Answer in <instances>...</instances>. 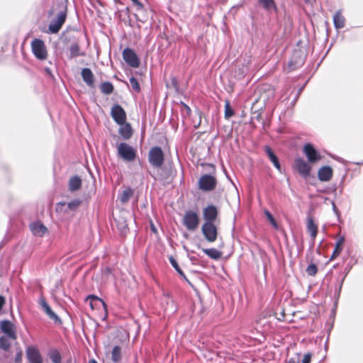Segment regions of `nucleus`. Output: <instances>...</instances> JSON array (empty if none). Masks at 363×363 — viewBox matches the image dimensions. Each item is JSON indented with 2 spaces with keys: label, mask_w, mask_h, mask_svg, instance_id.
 Masks as SVG:
<instances>
[{
  "label": "nucleus",
  "mask_w": 363,
  "mask_h": 363,
  "mask_svg": "<svg viewBox=\"0 0 363 363\" xmlns=\"http://www.w3.org/2000/svg\"><path fill=\"white\" fill-rule=\"evenodd\" d=\"M5 299L4 298L0 295V311L1 310L3 306L4 305Z\"/></svg>",
  "instance_id": "obj_51"
},
{
  "label": "nucleus",
  "mask_w": 363,
  "mask_h": 363,
  "mask_svg": "<svg viewBox=\"0 0 363 363\" xmlns=\"http://www.w3.org/2000/svg\"><path fill=\"white\" fill-rule=\"evenodd\" d=\"M123 58L130 67L138 68L140 65V59L135 51L130 48H125L123 51Z\"/></svg>",
  "instance_id": "obj_6"
},
{
  "label": "nucleus",
  "mask_w": 363,
  "mask_h": 363,
  "mask_svg": "<svg viewBox=\"0 0 363 363\" xmlns=\"http://www.w3.org/2000/svg\"><path fill=\"white\" fill-rule=\"evenodd\" d=\"M303 152L307 159H322V157H324L311 143H306L303 146Z\"/></svg>",
  "instance_id": "obj_12"
},
{
  "label": "nucleus",
  "mask_w": 363,
  "mask_h": 363,
  "mask_svg": "<svg viewBox=\"0 0 363 363\" xmlns=\"http://www.w3.org/2000/svg\"><path fill=\"white\" fill-rule=\"evenodd\" d=\"M0 332L3 333L2 335H7L9 337H17L16 326L9 320L0 321Z\"/></svg>",
  "instance_id": "obj_9"
},
{
  "label": "nucleus",
  "mask_w": 363,
  "mask_h": 363,
  "mask_svg": "<svg viewBox=\"0 0 363 363\" xmlns=\"http://www.w3.org/2000/svg\"><path fill=\"white\" fill-rule=\"evenodd\" d=\"M68 186L70 191L79 190L82 186L81 178L77 175L72 177L69 180Z\"/></svg>",
  "instance_id": "obj_21"
},
{
  "label": "nucleus",
  "mask_w": 363,
  "mask_h": 363,
  "mask_svg": "<svg viewBox=\"0 0 363 363\" xmlns=\"http://www.w3.org/2000/svg\"><path fill=\"white\" fill-rule=\"evenodd\" d=\"M134 5L138 7V9L143 8V4L138 0H131Z\"/></svg>",
  "instance_id": "obj_49"
},
{
  "label": "nucleus",
  "mask_w": 363,
  "mask_h": 363,
  "mask_svg": "<svg viewBox=\"0 0 363 363\" xmlns=\"http://www.w3.org/2000/svg\"><path fill=\"white\" fill-rule=\"evenodd\" d=\"M201 232L208 242H213L216 240L218 230L214 223L205 222L201 226Z\"/></svg>",
  "instance_id": "obj_3"
},
{
  "label": "nucleus",
  "mask_w": 363,
  "mask_h": 363,
  "mask_svg": "<svg viewBox=\"0 0 363 363\" xmlns=\"http://www.w3.org/2000/svg\"><path fill=\"white\" fill-rule=\"evenodd\" d=\"M119 125L120 128L118 133L125 140L129 139L133 135V129L130 124L125 121L124 123Z\"/></svg>",
  "instance_id": "obj_18"
},
{
  "label": "nucleus",
  "mask_w": 363,
  "mask_h": 363,
  "mask_svg": "<svg viewBox=\"0 0 363 363\" xmlns=\"http://www.w3.org/2000/svg\"><path fill=\"white\" fill-rule=\"evenodd\" d=\"M305 57L301 55L300 51L294 52L291 61L289 62V68L290 70L301 66L304 62Z\"/></svg>",
  "instance_id": "obj_14"
},
{
  "label": "nucleus",
  "mask_w": 363,
  "mask_h": 363,
  "mask_svg": "<svg viewBox=\"0 0 363 363\" xmlns=\"http://www.w3.org/2000/svg\"><path fill=\"white\" fill-rule=\"evenodd\" d=\"M313 160H296L294 167L296 169L299 174L304 179H307L311 176V167L308 162Z\"/></svg>",
  "instance_id": "obj_10"
},
{
  "label": "nucleus",
  "mask_w": 363,
  "mask_h": 363,
  "mask_svg": "<svg viewBox=\"0 0 363 363\" xmlns=\"http://www.w3.org/2000/svg\"><path fill=\"white\" fill-rule=\"evenodd\" d=\"M45 70H46V72H50V69L49 68L45 69Z\"/></svg>",
  "instance_id": "obj_58"
},
{
  "label": "nucleus",
  "mask_w": 363,
  "mask_h": 363,
  "mask_svg": "<svg viewBox=\"0 0 363 363\" xmlns=\"http://www.w3.org/2000/svg\"><path fill=\"white\" fill-rule=\"evenodd\" d=\"M89 363H98L95 359H91Z\"/></svg>",
  "instance_id": "obj_54"
},
{
  "label": "nucleus",
  "mask_w": 363,
  "mask_h": 363,
  "mask_svg": "<svg viewBox=\"0 0 363 363\" xmlns=\"http://www.w3.org/2000/svg\"><path fill=\"white\" fill-rule=\"evenodd\" d=\"M15 363H22L23 362V351L21 348L18 346L16 347V354L14 357Z\"/></svg>",
  "instance_id": "obj_35"
},
{
  "label": "nucleus",
  "mask_w": 363,
  "mask_h": 363,
  "mask_svg": "<svg viewBox=\"0 0 363 363\" xmlns=\"http://www.w3.org/2000/svg\"><path fill=\"white\" fill-rule=\"evenodd\" d=\"M118 153L122 159H135V157L133 147L125 143H121L118 145Z\"/></svg>",
  "instance_id": "obj_11"
},
{
  "label": "nucleus",
  "mask_w": 363,
  "mask_h": 363,
  "mask_svg": "<svg viewBox=\"0 0 363 363\" xmlns=\"http://www.w3.org/2000/svg\"><path fill=\"white\" fill-rule=\"evenodd\" d=\"M67 18L66 11H61L57 15V17L52 20L48 26L50 33L55 34L59 32Z\"/></svg>",
  "instance_id": "obj_4"
},
{
  "label": "nucleus",
  "mask_w": 363,
  "mask_h": 363,
  "mask_svg": "<svg viewBox=\"0 0 363 363\" xmlns=\"http://www.w3.org/2000/svg\"><path fill=\"white\" fill-rule=\"evenodd\" d=\"M345 242V238L343 236L340 237L336 242L335 250L332 254L331 259H334L337 257L342 252V244Z\"/></svg>",
  "instance_id": "obj_28"
},
{
  "label": "nucleus",
  "mask_w": 363,
  "mask_h": 363,
  "mask_svg": "<svg viewBox=\"0 0 363 363\" xmlns=\"http://www.w3.org/2000/svg\"><path fill=\"white\" fill-rule=\"evenodd\" d=\"M264 151L265 154L269 157V159H271V160L278 159V157L276 156L274 152L269 146H264Z\"/></svg>",
  "instance_id": "obj_37"
},
{
  "label": "nucleus",
  "mask_w": 363,
  "mask_h": 363,
  "mask_svg": "<svg viewBox=\"0 0 363 363\" xmlns=\"http://www.w3.org/2000/svg\"><path fill=\"white\" fill-rule=\"evenodd\" d=\"M201 166H203V167L206 166V167L208 168V172H209L210 173H213V172H215V169H215V166H214L213 164H209V163H206V164L201 163Z\"/></svg>",
  "instance_id": "obj_45"
},
{
  "label": "nucleus",
  "mask_w": 363,
  "mask_h": 363,
  "mask_svg": "<svg viewBox=\"0 0 363 363\" xmlns=\"http://www.w3.org/2000/svg\"><path fill=\"white\" fill-rule=\"evenodd\" d=\"M271 162L273 163L274 166L281 172V169L279 160H271Z\"/></svg>",
  "instance_id": "obj_48"
},
{
  "label": "nucleus",
  "mask_w": 363,
  "mask_h": 363,
  "mask_svg": "<svg viewBox=\"0 0 363 363\" xmlns=\"http://www.w3.org/2000/svg\"><path fill=\"white\" fill-rule=\"evenodd\" d=\"M86 301H90L89 302V305H90V307L94 309V307H95V305L96 304V303H101L103 305L104 307H106V303L105 302L101 299L100 298L97 297L95 295H89L86 298Z\"/></svg>",
  "instance_id": "obj_30"
},
{
  "label": "nucleus",
  "mask_w": 363,
  "mask_h": 363,
  "mask_svg": "<svg viewBox=\"0 0 363 363\" xmlns=\"http://www.w3.org/2000/svg\"><path fill=\"white\" fill-rule=\"evenodd\" d=\"M234 115L233 110L230 108L228 102H226L225 105V117L229 118Z\"/></svg>",
  "instance_id": "obj_42"
},
{
  "label": "nucleus",
  "mask_w": 363,
  "mask_h": 363,
  "mask_svg": "<svg viewBox=\"0 0 363 363\" xmlns=\"http://www.w3.org/2000/svg\"><path fill=\"white\" fill-rule=\"evenodd\" d=\"M184 107L185 108L186 112L188 114H189L191 113V108L189 106H188L186 104H184Z\"/></svg>",
  "instance_id": "obj_52"
},
{
  "label": "nucleus",
  "mask_w": 363,
  "mask_h": 363,
  "mask_svg": "<svg viewBox=\"0 0 363 363\" xmlns=\"http://www.w3.org/2000/svg\"><path fill=\"white\" fill-rule=\"evenodd\" d=\"M111 116L118 125H121L126 121L127 115L123 108L119 104H114L111 110Z\"/></svg>",
  "instance_id": "obj_5"
},
{
  "label": "nucleus",
  "mask_w": 363,
  "mask_h": 363,
  "mask_svg": "<svg viewBox=\"0 0 363 363\" xmlns=\"http://www.w3.org/2000/svg\"><path fill=\"white\" fill-rule=\"evenodd\" d=\"M255 118H256V119H257V120H258V121H259V118L261 119V114H259V113L257 114V116H256V117H255Z\"/></svg>",
  "instance_id": "obj_53"
},
{
  "label": "nucleus",
  "mask_w": 363,
  "mask_h": 363,
  "mask_svg": "<svg viewBox=\"0 0 363 363\" xmlns=\"http://www.w3.org/2000/svg\"><path fill=\"white\" fill-rule=\"evenodd\" d=\"M101 91L104 94H110L113 91V86L111 82H105L100 85Z\"/></svg>",
  "instance_id": "obj_32"
},
{
  "label": "nucleus",
  "mask_w": 363,
  "mask_h": 363,
  "mask_svg": "<svg viewBox=\"0 0 363 363\" xmlns=\"http://www.w3.org/2000/svg\"><path fill=\"white\" fill-rule=\"evenodd\" d=\"M328 155L330 157H332V158L335 159L332 155H330V154H329V153H328ZM335 159L340 160L341 158H340V157H336Z\"/></svg>",
  "instance_id": "obj_55"
},
{
  "label": "nucleus",
  "mask_w": 363,
  "mask_h": 363,
  "mask_svg": "<svg viewBox=\"0 0 363 363\" xmlns=\"http://www.w3.org/2000/svg\"><path fill=\"white\" fill-rule=\"evenodd\" d=\"M39 304L41 306V307L43 308V309L45 311V313L46 311H48V310L51 308L50 307V306L48 304V303L46 302V300H45V298L43 296H41L40 298V299H39Z\"/></svg>",
  "instance_id": "obj_43"
},
{
  "label": "nucleus",
  "mask_w": 363,
  "mask_h": 363,
  "mask_svg": "<svg viewBox=\"0 0 363 363\" xmlns=\"http://www.w3.org/2000/svg\"><path fill=\"white\" fill-rule=\"evenodd\" d=\"M26 358L29 363H43V359L35 346H28L26 350Z\"/></svg>",
  "instance_id": "obj_8"
},
{
  "label": "nucleus",
  "mask_w": 363,
  "mask_h": 363,
  "mask_svg": "<svg viewBox=\"0 0 363 363\" xmlns=\"http://www.w3.org/2000/svg\"><path fill=\"white\" fill-rule=\"evenodd\" d=\"M152 168L153 172L156 173L157 176L162 177V165L164 160H149Z\"/></svg>",
  "instance_id": "obj_24"
},
{
  "label": "nucleus",
  "mask_w": 363,
  "mask_h": 363,
  "mask_svg": "<svg viewBox=\"0 0 363 363\" xmlns=\"http://www.w3.org/2000/svg\"><path fill=\"white\" fill-rule=\"evenodd\" d=\"M81 201L79 200H73L67 203V207L70 210L77 209L80 205Z\"/></svg>",
  "instance_id": "obj_44"
},
{
  "label": "nucleus",
  "mask_w": 363,
  "mask_h": 363,
  "mask_svg": "<svg viewBox=\"0 0 363 363\" xmlns=\"http://www.w3.org/2000/svg\"><path fill=\"white\" fill-rule=\"evenodd\" d=\"M69 53H70V58L79 57V56H83L84 54L83 52H80V47L78 43H74L71 44L69 48Z\"/></svg>",
  "instance_id": "obj_27"
},
{
  "label": "nucleus",
  "mask_w": 363,
  "mask_h": 363,
  "mask_svg": "<svg viewBox=\"0 0 363 363\" xmlns=\"http://www.w3.org/2000/svg\"><path fill=\"white\" fill-rule=\"evenodd\" d=\"M152 230L155 232L156 231V229H155V227L154 225H152V228H151Z\"/></svg>",
  "instance_id": "obj_56"
},
{
  "label": "nucleus",
  "mask_w": 363,
  "mask_h": 363,
  "mask_svg": "<svg viewBox=\"0 0 363 363\" xmlns=\"http://www.w3.org/2000/svg\"><path fill=\"white\" fill-rule=\"evenodd\" d=\"M82 77L84 82L89 87H94V74L89 68H84L82 70Z\"/></svg>",
  "instance_id": "obj_20"
},
{
  "label": "nucleus",
  "mask_w": 363,
  "mask_h": 363,
  "mask_svg": "<svg viewBox=\"0 0 363 363\" xmlns=\"http://www.w3.org/2000/svg\"><path fill=\"white\" fill-rule=\"evenodd\" d=\"M197 113H198L199 121H196V123L194 122V127L195 128H198L201 125V113L198 112Z\"/></svg>",
  "instance_id": "obj_47"
},
{
  "label": "nucleus",
  "mask_w": 363,
  "mask_h": 363,
  "mask_svg": "<svg viewBox=\"0 0 363 363\" xmlns=\"http://www.w3.org/2000/svg\"><path fill=\"white\" fill-rule=\"evenodd\" d=\"M49 357L52 363H61L62 357L60 353L57 350H52L50 352Z\"/></svg>",
  "instance_id": "obj_34"
},
{
  "label": "nucleus",
  "mask_w": 363,
  "mask_h": 363,
  "mask_svg": "<svg viewBox=\"0 0 363 363\" xmlns=\"http://www.w3.org/2000/svg\"><path fill=\"white\" fill-rule=\"evenodd\" d=\"M148 159H164V153L161 147H153L149 152Z\"/></svg>",
  "instance_id": "obj_23"
},
{
  "label": "nucleus",
  "mask_w": 363,
  "mask_h": 363,
  "mask_svg": "<svg viewBox=\"0 0 363 363\" xmlns=\"http://www.w3.org/2000/svg\"><path fill=\"white\" fill-rule=\"evenodd\" d=\"M355 164H359H359H363V162H355Z\"/></svg>",
  "instance_id": "obj_57"
},
{
  "label": "nucleus",
  "mask_w": 363,
  "mask_h": 363,
  "mask_svg": "<svg viewBox=\"0 0 363 363\" xmlns=\"http://www.w3.org/2000/svg\"><path fill=\"white\" fill-rule=\"evenodd\" d=\"M30 229L35 236L42 237L48 231L47 228L40 222H33L30 224Z\"/></svg>",
  "instance_id": "obj_17"
},
{
  "label": "nucleus",
  "mask_w": 363,
  "mask_h": 363,
  "mask_svg": "<svg viewBox=\"0 0 363 363\" xmlns=\"http://www.w3.org/2000/svg\"><path fill=\"white\" fill-rule=\"evenodd\" d=\"M169 262L172 264V266L174 267V269L177 272V273L187 282L189 283L188 279L186 278V275L184 274V272L182 270L180 267L179 266L177 260L173 257H169Z\"/></svg>",
  "instance_id": "obj_29"
},
{
  "label": "nucleus",
  "mask_w": 363,
  "mask_h": 363,
  "mask_svg": "<svg viewBox=\"0 0 363 363\" xmlns=\"http://www.w3.org/2000/svg\"><path fill=\"white\" fill-rule=\"evenodd\" d=\"M306 271L308 275L314 276L317 273L318 268L315 264H311L307 267Z\"/></svg>",
  "instance_id": "obj_39"
},
{
  "label": "nucleus",
  "mask_w": 363,
  "mask_h": 363,
  "mask_svg": "<svg viewBox=\"0 0 363 363\" xmlns=\"http://www.w3.org/2000/svg\"><path fill=\"white\" fill-rule=\"evenodd\" d=\"M203 252L210 258L218 259L222 255V252L216 248L203 249Z\"/></svg>",
  "instance_id": "obj_25"
},
{
  "label": "nucleus",
  "mask_w": 363,
  "mask_h": 363,
  "mask_svg": "<svg viewBox=\"0 0 363 363\" xmlns=\"http://www.w3.org/2000/svg\"><path fill=\"white\" fill-rule=\"evenodd\" d=\"M133 191L131 188L128 187L126 188L122 192L121 195L120 200L122 203H126L128 201L130 198L133 196Z\"/></svg>",
  "instance_id": "obj_33"
},
{
  "label": "nucleus",
  "mask_w": 363,
  "mask_h": 363,
  "mask_svg": "<svg viewBox=\"0 0 363 363\" xmlns=\"http://www.w3.org/2000/svg\"><path fill=\"white\" fill-rule=\"evenodd\" d=\"M121 358V348L118 345L113 347L111 352V359L114 362H118Z\"/></svg>",
  "instance_id": "obj_31"
},
{
  "label": "nucleus",
  "mask_w": 363,
  "mask_h": 363,
  "mask_svg": "<svg viewBox=\"0 0 363 363\" xmlns=\"http://www.w3.org/2000/svg\"><path fill=\"white\" fill-rule=\"evenodd\" d=\"M264 215L266 216V217L267 218L268 220L270 222V223L275 228H277L278 226H277V223L274 219V218L273 217V216L272 215V213L268 211V210H265L264 211Z\"/></svg>",
  "instance_id": "obj_40"
},
{
  "label": "nucleus",
  "mask_w": 363,
  "mask_h": 363,
  "mask_svg": "<svg viewBox=\"0 0 363 363\" xmlns=\"http://www.w3.org/2000/svg\"><path fill=\"white\" fill-rule=\"evenodd\" d=\"M17 337H9L7 335L0 337V350L6 353H9L13 342L16 341Z\"/></svg>",
  "instance_id": "obj_15"
},
{
  "label": "nucleus",
  "mask_w": 363,
  "mask_h": 363,
  "mask_svg": "<svg viewBox=\"0 0 363 363\" xmlns=\"http://www.w3.org/2000/svg\"><path fill=\"white\" fill-rule=\"evenodd\" d=\"M307 230L310 233L312 240L314 241L318 233V227L312 217H308L307 219Z\"/></svg>",
  "instance_id": "obj_22"
},
{
  "label": "nucleus",
  "mask_w": 363,
  "mask_h": 363,
  "mask_svg": "<svg viewBox=\"0 0 363 363\" xmlns=\"http://www.w3.org/2000/svg\"><path fill=\"white\" fill-rule=\"evenodd\" d=\"M333 169L329 166H323L318 172V179L321 182H328L332 179Z\"/></svg>",
  "instance_id": "obj_16"
},
{
  "label": "nucleus",
  "mask_w": 363,
  "mask_h": 363,
  "mask_svg": "<svg viewBox=\"0 0 363 363\" xmlns=\"http://www.w3.org/2000/svg\"><path fill=\"white\" fill-rule=\"evenodd\" d=\"M345 18L342 16L340 10L333 15V24L336 30L341 29L345 26Z\"/></svg>",
  "instance_id": "obj_19"
},
{
  "label": "nucleus",
  "mask_w": 363,
  "mask_h": 363,
  "mask_svg": "<svg viewBox=\"0 0 363 363\" xmlns=\"http://www.w3.org/2000/svg\"><path fill=\"white\" fill-rule=\"evenodd\" d=\"M332 205H333V210L334 213H335L337 216H339V215H340V211H339V210L337 209V208L336 207L335 203L333 201L332 202Z\"/></svg>",
  "instance_id": "obj_50"
},
{
  "label": "nucleus",
  "mask_w": 363,
  "mask_h": 363,
  "mask_svg": "<svg viewBox=\"0 0 363 363\" xmlns=\"http://www.w3.org/2000/svg\"><path fill=\"white\" fill-rule=\"evenodd\" d=\"M311 354L310 353H307L304 355L302 363H311Z\"/></svg>",
  "instance_id": "obj_46"
},
{
  "label": "nucleus",
  "mask_w": 363,
  "mask_h": 363,
  "mask_svg": "<svg viewBox=\"0 0 363 363\" xmlns=\"http://www.w3.org/2000/svg\"><path fill=\"white\" fill-rule=\"evenodd\" d=\"M182 224L190 231H194L199 225V217L196 211H186L182 219Z\"/></svg>",
  "instance_id": "obj_1"
},
{
  "label": "nucleus",
  "mask_w": 363,
  "mask_h": 363,
  "mask_svg": "<svg viewBox=\"0 0 363 363\" xmlns=\"http://www.w3.org/2000/svg\"><path fill=\"white\" fill-rule=\"evenodd\" d=\"M203 216L206 222L213 223L218 216L217 208L213 205H208L203 209Z\"/></svg>",
  "instance_id": "obj_13"
},
{
  "label": "nucleus",
  "mask_w": 363,
  "mask_h": 363,
  "mask_svg": "<svg viewBox=\"0 0 363 363\" xmlns=\"http://www.w3.org/2000/svg\"><path fill=\"white\" fill-rule=\"evenodd\" d=\"M216 186V178L211 174H204L201 177L199 180V189L209 191L215 189Z\"/></svg>",
  "instance_id": "obj_7"
},
{
  "label": "nucleus",
  "mask_w": 363,
  "mask_h": 363,
  "mask_svg": "<svg viewBox=\"0 0 363 363\" xmlns=\"http://www.w3.org/2000/svg\"><path fill=\"white\" fill-rule=\"evenodd\" d=\"M259 2L268 12L277 11V6L274 0H259Z\"/></svg>",
  "instance_id": "obj_26"
},
{
  "label": "nucleus",
  "mask_w": 363,
  "mask_h": 363,
  "mask_svg": "<svg viewBox=\"0 0 363 363\" xmlns=\"http://www.w3.org/2000/svg\"><path fill=\"white\" fill-rule=\"evenodd\" d=\"M345 277H342L341 280L335 285V291H334V296L338 298L340 296L342 284L344 281Z\"/></svg>",
  "instance_id": "obj_38"
},
{
  "label": "nucleus",
  "mask_w": 363,
  "mask_h": 363,
  "mask_svg": "<svg viewBox=\"0 0 363 363\" xmlns=\"http://www.w3.org/2000/svg\"><path fill=\"white\" fill-rule=\"evenodd\" d=\"M31 49L35 57L40 60H45L48 57V51L44 42L38 38H35L31 42Z\"/></svg>",
  "instance_id": "obj_2"
},
{
  "label": "nucleus",
  "mask_w": 363,
  "mask_h": 363,
  "mask_svg": "<svg viewBox=\"0 0 363 363\" xmlns=\"http://www.w3.org/2000/svg\"><path fill=\"white\" fill-rule=\"evenodd\" d=\"M130 84L135 91L138 93L140 92V86L136 78H135L134 77H131L130 78Z\"/></svg>",
  "instance_id": "obj_36"
},
{
  "label": "nucleus",
  "mask_w": 363,
  "mask_h": 363,
  "mask_svg": "<svg viewBox=\"0 0 363 363\" xmlns=\"http://www.w3.org/2000/svg\"><path fill=\"white\" fill-rule=\"evenodd\" d=\"M45 313L49 316V318L53 320L55 322L61 323V319L59 316L50 308L45 312Z\"/></svg>",
  "instance_id": "obj_41"
}]
</instances>
